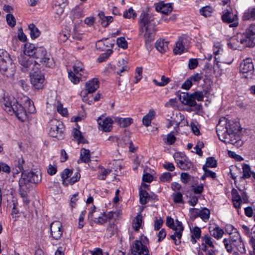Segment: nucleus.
<instances>
[{
	"label": "nucleus",
	"instance_id": "58836bf2",
	"mask_svg": "<svg viewBox=\"0 0 255 255\" xmlns=\"http://www.w3.org/2000/svg\"><path fill=\"white\" fill-rule=\"evenodd\" d=\"M212 11V8L209 6L203 7L200 9V14L205 17L211 15Z\"/></svg>",
	"mask_w": 255,
	"mask_h": 255
},
{
	"label": "nucleus",
	"instance_id": "473e14b6",
	"mask_svg": "<svg viewBox=\"0 0 255 255\" xmlns=\"http://www.w3.org/2000/svg\"><path fill=\"white\" fill-rule=\"evenodd\" d=\"M74 72L77 75H82L84 73V66L80 61H76L73 66Z\"/></svg>",
	"mask_w": 255,
	"mask_h": 255
},
{
	"label": "nucleus",
	"instance_id": "aec40b11",
	"mask_svg": "<svg viewBox=\"0 0 255 255\" xmlns=\"http://www.w3.org/2000/svg\"><path fill=\"white\" fill-rule=\"evenodd\" d=\"M231 241L233 246L237 248V250L240 252H242V249L245 251L244 247V243L241 240V237L238 233H236L234 236L233 234H230V238L228 239Z\"/></svg>",
	"mask_w": 255,
	"mask_h": 255
},
{
	"label": "nucleus",
	"instance_id": "4d7b16f0",
	"mask_svg": "<svg viewBox=\"0 0 255 255\" xmlns=\"http://www.w3.org/2000/svg\"><path fill=\"white\" fill-rule=\"evenodd\" d=\"M223 52V49L219 46H215L213 48V53L215 55V62H216V64H218L219 62L217 61L218 58L216 57L218 55L221 54Z\"/></svg>",
	"mask_w": 255,
	"mask_h": 255
},
{
	"label": "nucleus",
	"instance_id": "603ef678",
	"mask_svg": "<svg viewBox=\"0 0 255 255\" xmlns=\"http://www.w3.org/2000/svg\"><path fill=\"white\" fill-rule=\"evenodd\" d=\"M111 172V170L110 169H102L101 172L99 173L98 177L100 180H104L106 179V177L108 174Z\"/></svg>",
	"mask_w": 255,
	"mask_h": 255
},
{
	"label": "nucleus",
	"instance_id": "69168bd1",
	"mask_svg": "<svg viewBox=\"0 0 255 255\" xmlns=\"http://www.w3.org/2000/svg\"><path fill=\"white\" fill-rule=\"evenodd\" d=\"M57 110L58 112L62 116H65L67 115L68 112L67 109L66 108H63V106L61 103H58Z\"/></svg>",
	"mask_w": 255,
	"mask_h": 255
},
{
	"label": "nucleus",
	"instance_id": "ea45409f",
	"mask_svg": "<svg viewBox=\"0 0 255 255\" xmlns=\"http://www.w3.org/2000/svg\"><path fill=\"white\" fill-rule=\"evenodd\" d=\"M123 16L126 18H130L131 17L134 18L136 17V13L132 7H130L124 12Z\"/></svg>",
	"mask_w": 255,
	"mask_h": 255
},
{
	"label": "nucleus",
	"instance_id": "412c9836",
	"mask_svg": "<svg viewBox=\"0 0 255 255\" xmlns=\"http://www.w3.org/2000/svg\"><path fill=\"white\" fill-rule=\"evenodd\" d=\"M155 9L158 12L168 14L172 11V7L171 3H165L160 1L155 5Z\"/></svg>",
	"mask_w": 255,
	"mask_h": 255
},
{
	"label": "nucleus",
	"instance_id": "0e129e2a",
	"mask_svg": "<svg viewBox=\"0 0 255 255\" xmlns=\"http://www.w3.org/2000/svg\"><path fill=\"white\" fill-rule=\"evenodd\" d=\"M195 99L198 101H202L204 99V94L202 91H196L192 94Z\"/></svg>",
	"mask_w": 255,
	"mask_h": 255
},
{
	"label": "nucleus",
	"instance_id": "1a4fd4ad",
	"mask_svg": "<svg viewBox=\"0 0 255 255\" xmlns=\"http://www.w3.org/2000/svg\"><path fill=\"white\" fill-rule=\"evenodd\" d=\"M47 130L50 136L60 139L63 137L64 125L56 119L51 120L47 126Z\"/></svg>",
	"mask_w": 255,
	"mask_h": 255
},
{
	"label": "nucleus",
	"instance_id": "5701e85b",
	"mask_svg": "<svg viewBox=\"0 0 255 255\" xmlns=\"http://www.w3.org/2000/svg\"><path fill=\"white\" fill-rule=\"evenodd\" d=\"M180 98L181 100H183L182 103L184 105L190 107H194L196 105V102L192 94H183V96H181Z\"/></svg>",
	"mask_w": 255,
	"mask_h": 255
},
{
	"label": "nucleus",
	"instance_id": "c9c22d12",
	"mask_svg": "<svg viewBox=\"0 0 255 255\" xmlns=\"http://www.w3.org/2000/svg\"><path fill=\"white\" fill-rule=\"evenodd\" d=\"M210 216V211L209 209L204 208L200 210L199 217L202 220L206 222L209 220Z\"/></svg>",
	"mask_w": 255,
	"mask_h": 255
},
{
	"label": "nucleus",
	"instance_id": "5fc2aeb1",
	"mask_svg": "<svg viewBox=\"0 0 255 255\" xmlns=\"http://www.w3.org/2000/svg\"><path fill=\"white\" fill-rule=\"evenodd\" d=\"M206 165L209 167H216L217 166V161L214 157H210L207 158Z\"/></svg>",
	"mask_w": 255,
	"mask_h": 255
},
{
	"label": "nucleus",
	"instance_id": "a18cd8bd",
	"mask_svg": "<svg viewBox=\"0 0 255 255\" xmlns=\"http://www.w3.org/2000/svg\"><path fill=\"white\" fill-rule=\"evenodd\" d=\"M172 179V175L169 172H164L162 173L159 177V179L161 181L165 182H170Z\"/></svg>",
	"mask_w": 255,
	"mask_h": 255
},
{
	"label": "nucleus",
	"instance_id": "b1692460",
	"mask_svg": "<svg viewBox=\"0 0 255 255\" xmlns=\"http://www.w3.org/2000/svg\"><path fill=\"white\" fill-rule=\"evenodd\" d=\"M37 49V48H36L34 44L29 43H26L24 44V56H27L28 57H30L31 56H33L34 57L35 55V51Z\"/></svg>",
	"mask_w": 255,
	"mask_h": 255
},
{
	"label": "nucleus",
	"instance_id": "a211bd4d",
	"mask_svg": "<svg viewBox=\"0 0 255 255\" xmlns=\"http://www.w3.org/2000/svg\"><path fill=\"white\" fill-rule=\"evenodd\" d=\"M100 128L105 132L110 131L113 124V121L110 118L103 119L100 118L97 120Z\"/></svg>",
	"mask_w": 255,
	"mask_h": 255
},
{
	"label": "nucleus",
	"instance_id": "f3484780",
	"mask_svg": "<svg viewBox=\"0 0 255 255\" xmlns=\"http://www.w3.org/2000/svg\"><path fill=\"white\" fill-rule=\"evenodd\" d=\"M228 44L231 48L234 49H241L245 47L243 38L242 37L241 33H238L232 37Z\"/></svg>",
	"mask_w": 255,
	"mask_h": 255
},
{
	"label": "nucleus",
	"instance_id": "f8f14e48",
	"mask_svg": "<svg viewBox=\"0 0 255 255\" xmlns=\"http://www.w3.org/2000/svg\"><path fill=\"white\" fill-rule=\"evenodd\" d=\"M38 69L31 71H24L28 72L30 74V81L31 84L36 89H40L42 88L44 86L45 80L44 75L38 71Z\"/></svg>",
	"mask_w": 255,
	"mask_h": 255
},
{
	"label": "nucleus",
	"instance_id": "7c9ffc66",
	"mask_svg": "<svg viewBox=\"0 0 255 255\" xmlns=\"http://www.w3.org/2000/svg\"><path fill=\"white\" fill-rule=\"evenodd\" d=\"M142 222V217L141 214H138L132 222V227L134 230L137 232L139 231Z\"/></svg>",
	"mask_w": 255,
	"mask_h": 255
},
{
	"label": "nucleus",
	"instance_id": "9b49d317",
	"mask_svg": "<svg viewBox=\"0 0 255 255\" xmlns=\"http://www.w3.org/2000/svg\"><path fill=\"white\" fill-rule=\"evenodd\" d=\"M241 34L243 38L245 47H252L255 46V24L251 25Z\"/></svg>",
	"mask_w": 255,
	"mask_h": 255
},
{
	"label": "nucleus",
	"instance_id": "79ce46f5",
	"mask_svg": "<svg viewBox=\"0 0 255 255\" xmlns=\"http://www.w3.org/2000/svg\"><path fill=\"white\" fill-rule=\"evenodd\" d=\"M118 122L121 127H126L129 126L132 123V119L130 118H120Z\"/></svg>",
	"mask_w": 255,
	"mask_h": 255
},
{
	"label": "nucleus",
	"instance_id": "de8ad7c7",
	"mask_svg": "<svg viewBox=\"0 0 255 255\" xmlns=\"http://www.w3.org/2000/svg\"><path fill=\"white\" fill-rule=\"evenodd\" d=\"M72 134L74 138L77 140L79 142H82L84 139L83 136L81 134L80 131L76 128H74L72 130Z\"/></svg>",
	"mask_w": 255,
	"mask_h": 255
},
{
	"label": "nucleus",
	"instance_id": "6e6d98bb",
	"mask_svg": "<svg viewBox=\"0 0 255 255\" xmlns=\"http://www.w3.org/2000/svg\"><path fill=\"white\" fill-rule=\"evenodd\" d=\"M223 243L225 246V248L227 251L229 253H231L233 252V248L235 247L231 241L227 239H224L223 240Z\"/></svg>",
	"mask_w": 255,
	"mask_h": 255
},
{
	"label": "nucleus",
	"instance_id": "338daca9",
	"mask_svg": "<svg viewBox=\"0 0 255 255\" xmlns=\"http://www.w3.org/2000/svg\"><path fill=\"white\" fill-rule=\"evenodd\" d=\"M203 169L205 172V175L206 176L210 177L212 178H216V174L215 172L207 169V167H205V166H203Z\"/></svg>",
	"mask_w": 255,
	"mask_h": 255
},
{
	"label": "nucleus",
	"instance_id": "c85d7f7f",
	"mask_svg": "<svg viewBox=\"0 0 255 255\" xmlns=\"http://www.w3.org/2000/svg\"><path fill=\"white\" fill-rule=\"evenodd\" d=\"M99 16L101 19V24L104 27L107 26L113 20L112 16H105L103 12L99 13Z\"/></svg>",
	"mask_w": 255,
	"mask_h": 255
},
{
	"label": "nucleus",
	"instance_id": "72a5a7b5",
	"mask_svg": "<svg viewBox=\"0 0 255 255\" xmlns=\"http://www.w3.org/2000/svg\"><path fill=\"white\" fill-rule=\"evenodd\" d=\"M211 235L217 239L221 238L224 234V231L218 227L214 228L213 230L210 228Z\"/></svg>",
	"mask_w": 255,
	"mask_h": 255
},
{
	"label": "nucleus",
	"instance_id": "c756f323",
	"mask_svg": "<svg viewBox=\"0 0 255 255\" xmlns=\"http://www.w3.org/2000/svg\"><path fill=\"white\" fill-rule=\"evenodd\" d=\"M28 29L30 31V35L32 39L37 38L40 35V31L38 29L33 23L28 25Z\"/></svg>",
	"mask_w": 255,
	"mask_h": 255
},
{
	"label": "nucleus",
	"instance_id": "dca6fc26",
	"mask_svg": "<svg viewBox=\"0 0 255 255\" xmlns=\"http://www.w3.org/2000/svg\"><path fill=\"white\" fill-rule=\"evenodd\" d=\"M99 81L98 79L93 78L89 80L86 82L85 90L81 92V95L85 97L87 94L94 92L99 88Z\"/></svg>",
	"mask_w": 255,
	"mask_h": 255
},
{
	"label": "nucleus",
	"instance_id": "f257e3e1",
	"mask_svg": "<svg viewBox=\"0 0 255 255\" xmlns=\"http://www.w3.org/2000/svg\"><path fill=\"white\" fill-rule=\"evenodd\" d=\"M21 102L24 107L13 96L5 94L1 101L3 109L6 113L10 115L14 114L19 120L24 121L27 119V113H33L35 108L33 102L27 96H23Z\"/></svg>",
	"mask_w": 255,
	"mask_h": 255
},
{
	"label": "nucleus",
	"instance_id": "37998d69",
	"mask_svg": "<svg viewBox=\"0 0 255 255\" xmlns=\"http://www.w3.org/2000/svg\"><path fill=\"white\" fill-rule=\"evenodd\" d=\"M68 76L71 81L74 84L78 83L80 81V77L78 75L76 74L74 72H68Z\"/></svg>",
	"mask_w": 255,
	"mask_h": 255
},
{
	"label": "nucleus",
	"instance_id": "6e6552de",
	"mask_svg": "<svg viewBox=\"0 0 255 255\" xmlns=\"http://www.w3.org/2000/svg\"><path fill=\"white\" fill-rule=\"evenodd\" d=\"M99 213V211L95 210V207H94L89 213L88 218L93 220L94 222L100 225H103L108 222H109L110 224H114V220H113L114 213L111 212L107 214L100 213V215H98Z\"/></svg>",
	"mask_w": 255,
	"mask_h": 255
},
{
	"label": "nucleus",
	"instance_id": "bf43d9fd",
	"mask_svg": "<svg viewBox=\"0 0 255 255\" xmlns=\"http://www.w3.org/2000/svg\"><path fill=\"white\" fill-rule=\"evenodd\" d=\"M7 24L10 26H14L16 21L14 16L11 14H7L6 16Z\"/></svg>",
	"mask_w": 255,
	"mask_h": 255
},
{
	"label": "nucleus",
	"instance_id": "f704fd0d",
	"mask_svg": "<svg viewBox=\"0 0 255 255\" xmlns=\"http://www.w3.org/2000/svg\"><path fill=\"white\" fill-rule=\"evenodd\" d=\"M242 168L243 174L241 178L247 179L250 178L253 172L251 171L250 166L248 164H244Z\"/></svg>",
	"mask_w": 255,
	"mask_h": 255
},
{
	"label": "nucleus",
	"instance_id": "a878e982",
	"mask_svg": "<svg viewBox=\"0 0 255 255\" xmlns=\"http://www.w3.org/2000/svg\"><path fill=\"white\" fill-rule=\"evenodd\" d=\"M155 47L158 51L163 53L168 49V42L164 39L158 40L155 43Z\"/></svg>",
	"mask_w": 255,
	"mask_h": 255
},
{
	"label": "nucleus",
	"instance_id": "09e8293b",
	"mask_svg": "<svg viewBox=\"0 0 255 255\" xmlns=\"http://www.w3.org/2000/svg\"><path fill=\"white\" fill-rule=\"evenodd\" d=\"M105 43L107 44H110V45H112V43L109 42L108 39H106L104 40H99L98 41L96 44V47L98 49H99L101 51H104L106 50L105 47L104 46V44H105Z\"/></svg>",
	"mask_w": 255,
	"mask_h": 255
},
{
	"label": "nucleus",
	"instance_id": "49530a36",
	"mask_svg": "<svg viewBox=\"0 0 255 255\" xmlns=\"http://www.w3.org/2000/svg\"><path fill=\"white\" fill-rule=\"evenodd\" d=\"M243 18L244 20H250L255 19L253 8H249L244 13Z\"/></svg>",
	"mask_w": 255,
	"mask_h": 255
},
{
	"label": "nucleus",
	"instance_id": "cd10ccee",
	"mask_svg": "<svg viewBox=\"0 0 255 255\" xmlns=\"http://www.w3.org/2000/svg\"><path fill=\"white\" fill-rule=\"evenodd\" d=\"M90 152L88 149L82 148L81 150L80 159L81 162L88 163L90 161Z\"/></svg>",
	"mask_w": 255,
	"mask_h": 255
},
{
	"label": "nucleus",
	"instance_id": "e433bc0d",
	"mask_svg": "<svg viewBox=\"0 0 255 255\" xmlns=\"http://www.w3.org/2000/svg\"><path fill=\"white\" fill-rule=\"evenodd\" d=\"M140 202L142 204L147 203L149 199L148 193L145 190H141L139 192Z\"/></svg>",
	"mask_w": 255,
	"mask_h": 255
},
{
	"label": "nucleus",
	"instance_id": "ddd939ff",
	"mask_svg": "<svg viewBox=\"0 0 255 255\" xmlns=\"http://www.w3.org/2000/svg\"><path fill=\"white\" fill-rule=\"evenodd\" d=\"M222 20L224 23H229L230 27H236L239 25L238 15L236 13L227 10L222 15Z\"/></svg>",
	"mask_w": 255,
	"mask_h": 255
},
{
	"label": "nucleus",
	"instance_id": "bb28decb",
	"mask_svg": "<svg viewBox=\"0 0 255 255\" xmlns=\"http://www.w3.org/2000/svg\"><path fill=\"white\" fill-rule=\"evenodd\" d=\"M154 116L155 112L153 110H150L149 113L143 117L142 119L143 124L146 127H148Z\"/></svg>",
	"mask_w": 255,
	"mask_h": 255
},
{
	"label": "nucleus",
	"instance_id": "774afa93",
	"mask_svg": "<svg viewBox=\"0 0 255 255\" xmlns=\"http://www.w3.org/2000/svg\"><path fill=\"white\" fill-rule=\"evenodd\" d=\"M192 85V81L189 78L187 79L182 85L181 88L185 90H189Z\"/></svg>",
	"mask_w": 255,
	"mask_h": 255
},
{
	"label": "nucleus",
	"instance_id": "39448f33",
	"mask_svg": "<svg viewBox=\"0 0 255 255\" xmlns=\"http://www.w3.org/2000/svg\"><path fill=\"white\" fill-rule=\"evenodd\" d=\"M0 71L6 77L13 76L15 71V66L9 54L3 49H0Z\"/></svg>",
	"mask_w": 255,
	"mask_h": 255
},
{
	"label": "nucleus",
	"instance_id": "a19ab883",
	"mask_svg": "<svg viewBox=\"0 0 255 255\" xmlns=\"http://www.w3.org/2000/svg\"><path fill=\"white\" fill-rule=\"evenodd\" d=\"M170 81V80L168 78L164 76H162L161 79V82H158L156 79H153V83L158 86H164L167 85Z\"/></svg>",
	"mask_w": 255,
	"mask_h": 255
},
{
	"label": "nucleus",
	"instance_id": "2eb2a0df",
	"mask_svg": "<svg viewBox=\"0 0 255 255\" xmlns=\"http://www.w3.org/2000/svg\"><path fill=\"white\" fill-rule=\"evenodd\" d=\"M174 157L178 166L182 170H188L192 166V163L185 156H181L180 154L176 153Z\"/></svg>",
	"mask_w": 255,
	"mask_h": 255
},
{
	"label": "nucleus",
	"instance_id": "c03bdc74",
	"mask_svg": "<svg viewBox=\"0 0 255 255\" xmlns=\"http://www.w3.org/2000/svg\"><path fill=\"white\" fill-rule=\"evenodd\" d=\"M142 68L140 67H137L135 69L134 78L135 81V83L138 82L142 77Z\"/></svg>",
	"mask_w": 255,
	"mask_h": 255
},
{
	"label": "nucleus",
	"instance_id": "0eeeda50",
	"mask_svg": "<svg viewBox=\"0 0 255 255\" xmlns=\"http://www.w3.org/2000/svg\"><path fill=\"white\" fill-rule=\"evenodd\" d=\"M40 179L37 174L33 172H23L19 179L18 184L21 190L29 189L31 183H37Z\"/></svg>",
	"mask_w": 255,
	"mask_h": 255
},
{
	"label": "nucleus",
	"instance_id": "20e7f679",
	"mask_svg": "<svg viewBox=\"0 0 255 255\" xmlns=\"http://www.w3.org/2000/svg\"><path fill=\"white\" fill-rule=\"evenodd\" d=\"M139 29L142 34L146 47H150V42L154 40L156 33L155 17L152 13L142 11L138 19Z\"/></svg>",
	"mask_w": 255,
	"mask_h": 255
},
{
	"label": "nucleus",
	"instance_id": "7ed1b4c3",
	"mask_svg": "<svg viewBox=\"0 0 255 255\" xmlns=\"http://www.w3.org/2000/svg\"><path fill=\"white\" fill-rule=\"evenodd\" d=\"M238 124H235L233 127L227 126V120L225 118L221 119L217 126L216 131L219 139L225 142H230L232 144L240 147L243 144L239 136L236 134L239 131Z\"/></svg>",
	"mask_w": 255,
	"mask_h": 255
},
{
	"label": "nucleus",
	"instance_id": "9d476101",
	"mask_svg": "<svg viewBox=\"0 0 255 255\" xmlns=\"http://www.w3.org/2000/svg\"><path fill=\"white\" fill-rule=\"evenodd\" d=\"M148 239L146 237L141 238V240H135L131 246V253L133 255H149L146 246Z\"/></svg>",
	"mask_w": 255,
	"mask_h": 255
},
{
	"label": "nucleus",
	"instance_id": "6ab92c4d",
	"mask_svg": "<svg viewBox=\"0 0 255 255\" xmlns=\"http://www.w3.org/2000/svg\"><path fill=\"white\" fill-rule=\"evenodd\" d=\"M254 69L252 59L250 58H246L240 64V71L243 73L252 72Z\"/></svg>",
	"mask_w": 255,
	"mask_h": 255
},
{
	"label": "nucleus",
	"instance_id": "4468645a",
	"mask_svg": "<svg viewBox=\"0 0 255 255\" xmlns=\"http://www.w3.org/2000/svg\"><path fill=\"white\" fill-rule=\"evenodd\" d=\"M62 224L58 221H55L50 224V234L55 240H59L63 234Z\"/></svg>",
	"mask_w": 255,
	"mask_h": 255
},
{
	"label": "nucleus",
	"instance_id": "2f4dec72",
	"mask_svg": "<svg viewBox=\"0 0 255 255\" xmlns=\"http://www.w3.org/2000/svg\"><path fill=\"white\" fill-rule=\"evenodd\" d=\"M185 47L183 44V39H179L176 43L174 48V52L176 54H181L185 50Z\"/></svg>",
	"mask_w": 255,
	"mask_h": 255
},
{
	"label": "nucleus",
	"instance_id": "13d9d810",
	"mask_svg": "<svg viewBox=\"0 0 255 255\" xmlns=\"http://www.w3.org/2000/svg\"><path fill=\"white\" fill-rule=\"evenodd\" d=\"M180 178L182 182L187 184L190 181L191 176L187 173L183 172L181 174Z\"/></svg>",
	"mask_w": 255,
	"mask_h": 255
},
{
	"label": "nucleus",
	"instance_id": "f03ea898",
	"mask_svg": "<svg viewBox=\"0 0 255 255\" xmlns=\"http://www.w3.org/2000/svg\"><path fill=\"white\" fill-rule=\"evenodd\" d=\"M35 52V60H33L31 57H27L24 55H20L18 57V62L22 66L23 71L38 69V66L40 65L50 68L54 66L53 58L44 47H37Z\"/></svg>",
	"mask_w": 255,
	"mask_h": 255
},
{
	"label": "nucleus",
	"instance_id": "864d4df0",
	"mask_svg": "<svg viewBox=\"0 0 255 255\" xmlns=\"http://www.w3.org/2000/svg\"><path fill=\"white\" fill-rule=\"evenodd\" d=\"M117 43L119 47L124 49H126L128 47L127 42L125 38L123 37H121L117 38Z\"/></svg>",
	"mask_w": 255,
	"mask_h": 255
},
{
	"label": "nucleus",
	"instance_id": "393cba45",
	"mask_svg": "<svg viewBox=\"0 0 255 255\" xmlns=\"http://www.w3.org/2000/svg\"><path fill=\"white\" fill-rule=\"evenodd\" d=\"M129 69V67L127 65V62L124 59H122L119 61L118 63L117 64V66L116 67V73L120 75H122L121 73L125 71H127Z\"/></svg>",
	"mask_w": 255,
	"mask_h": 255
},
{
	"label": "nucleus",
	"instance_id": "e2e57ef3",
	"mask_svg": "<svg viewBox=\"0 0 255 255\" xmlns=\"http://www.w3.org/2000/svg\"><path fill=\"white\" fill-rule=\"evenodd\" d=\"M190 217L195 219L198 217H199L200 209L197 208H191L189 209Z\"/></svg>",
	"mask_w": 255,
	"mask_h": 255
},
{
	"label": "nucleus",
	"instance_id": "423d86ee",
	"mask_svg": "<svg viewBox=\"0 0 255 255\" xmlns=\"http://www.w3.org/2000/svg\"><path fill=\"white\" fill-rule=\"evenodd\" d=\"M166 225L174 231V234L170 235V238L174 241L176 245H179L181 243V239L184 230L182 223L178 220H176L175 222H174L171 217L168 216L166 218Z\"/></svg>",
	"mask_w": 255,
	"mask_h": 255
},
{
	"label": "nucleus",
	"instance_id": "4be33fe9",
	"mask_svg": "<svg viewBox=\"0 0 255 255\" xmlns=\"http://www.w3.org/2000/svg\"><path fill=\"white\" fill-rule=\"evenodd\" d=\"M232 201L233 202L234 206L236 208H240L241 207V203L242 202L243 200L245 202L247 200L243 195H242V199L238 191L235 189L232 190Z\"/></svg>",
	"mask_w": 255,
	"mask_h": 255
},
{
	"label": "nucleus",
	"instance_id": "4c0bfd02",
	"mask_svg": "<svg viewBox=\"0 0 255 255\" xmlns=\"http://www.w3.org/2000/svg\"><path fill=\"white\" fill-rule=\"evenodd\" d=\"M72 171L69 169H65L61 174V177L63 180V184L65 186L67 185L66 180L72 175Z\"/></svg>",
	"mask_w": 255,
	"mask_h": 255
},
{
	"label": "nucleus",
	"instance_id": "3c124183",
	"mask_svg": "<svg viewBox=\"0 0 255 255\" xmlns=\"http://www.w3.org/2000/svg\"><path fill=\"white\" fill-rule=\"evenodd\" d=\"M173 201L176 203H182L183 202L182 194L179 192H176L172 195Z\"/></svg>",
	"mask_w": 255,
	"mask_h": 255
},
{
	"label": "nucleus",
	"instance_id": "8fccbe9b",
	"mask_svg": "<svg viewBox=\"0 0 255 255\" xmlns=\"http://www.w3.org/2000/svg\"><path fill=\"white\" fill-rule=\"evenodd\" d=\"M70 34L68 30H63L59 34V38L62 42L66 41L70 37Z\"/></svg>",
	"mask_w": 255,
	"mask_h": 255
},
{
	"label": "nucleus",
	"instance_id": "680f3d73",
	"mask_svg": "<svg viewBox=\"0 0 255 255\" xmlns=\"http://www.w3.org/2000/svg\"><path fill=\"white\" fill-rule=\"evenodd\" d=\"M203 241L204 242V243L205 245H209L212 248H214V245L213 244V242L212 241V238L209 237L208 235H205L202 238Z\"/></svg>",
	"mask_w": 255,
	"mask_h": 255
},
{
	"label": "nucleus",
	"instance_id": "052dcab7",
	"mask_svg": "<svg viewBox=\"0 0 255 255\" xmlns=\"http://www.w3.org/2000/svg\"><path fill=\"white\" fill-rule=\"evenodd\" d=\"M190 78L192 82L198 83L203 79V75L202 73H196L191 76Z\"/></svg>",
	"mask_w": 255,
	"mask_h": 255
}]
</instances>
